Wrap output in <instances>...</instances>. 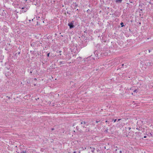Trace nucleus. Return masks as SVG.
Segmentation results:
<instances>
[{
  "label": "nucleus",
  "mask_w": 153,
  "mask_h": 153,
  "mask_svg": "<svg viewBox=\"0 0 153 153\" xmlns=\"http://www.w3.org/2000/svg\"><path fill=\"white\" fill-rule=\"evenodd\" d=\"M82 126L83 127H86L88 125V123L85 121H82L81 123Z\"/></svg>",
  "instance_id": "nucleus-1"
},
{
  "label": "nucleus",
  "mask_w": 153,
  "mask_h": 153,
  "mask_svg": "<svg viewBox=\"0 0 153 153\" xmlns=\"http://www.w3.org/2000/svg\"><path fill=\"white\" fill-rule=\"evenodd\" d=\"M68 25L69 26L70 28H71L74 27V25L72 23H68Z\"/></svg>",
  "instance_id": "nucleus-2"
},
{
  "label": "nucleus",
  "mask_w": 153,
  "mask_h": 153,
  "mask_svg": "<svg viewBox=\"0 0 153 153\" xmlns=\"http://www.w3.org/2000/svg\"><path fill=\"white\" fill-rule=\"evenodd\" d=\"M120 25H121V27H123L124 26L123 22H121L120 23Z\"/></svg>",
  "instance_id": "nucleus-3"
},
{
  "label": "nucleus",
  "mask_w": 153,
  "mask_h": 153,
  "mask_svg": "<svg viewBox=\"0 0 153 153\" xmlns=\"http://www.w3.org/2000/svg\"><path fill=\"white\" fill-rule=\"evenodd\" d=\"M122 0H117L116 1L117 2H121L122 1Z\"/></svg>",
  "instance_id": "nucleus-4"
},
{
  "label": "nucleus",
  "mask_w": 153,
  "mask_h": 153,
  "mask_svg": "<svg viewBox=\"0 0 153 153\" xmlns=\"http://www.w3.org/2000/svg\"><path fill=\"white\" fill-rule=\"evenodd\" d=\"M137 91V89H135V90H134V91L133 92H136Z\"/></svg>",
  "instance_id": "nucleus-5"
},
{
  "label": "nucleus",
  "mask_w": 153,
  "mask_h": 153,
  "mask_svg": "<svg viewBox=\"0 0 153 153\" xmlns=\"http://www.w3.org/2000/svg\"><path fill=\"white\" fill-rule=\"evenodd\" d=\"M26 151H25V152H22V153H26Z\"/></svg>",
  "instance_id": "nucleus-6"
},
{
  "label": "nucleus",
  "mask_w": 153,
  "mask_h": 153,
  "mask_svg": "<svg viewBox=\"0 0 153 153\" xmlns=\"http://www.w3.org/2000/svg\"><path fill=\"white\" fill-rule=\"evenodd\" d=\"M49 54H50V53H48V54H47V56H49Z\"/></svg>",
  "instance_id": "nucleus-7"
},
{
  "label": "nucleus",
  "mask_w": 153,
  "mask_h": 153,
  "mask_svg": "<svg viewBox=\"0 0 153 153\" xmlns=\"http://www.w3.org/2000/svg\"><path fill=\"white\" fill-rule=\"evenodd\" d=\"M116 119H115V120H114V123H115V122H116Z\"/></svg>",
  "instance_id": "nucleus-8"
},
{
  "label": "nucleus",
  "mask_w": 153,
  "mask_h": 153,
  "mask_svg": "<svg viewBox=\"0 0 153 153\" xmlns=\"http://www.w3.org/2000/svg\"><path fill=\"white\" fill-rule=\"evenodd\" d=\"M121 120V119H118V121H119Z\"/></svg>",
  "instance_id": "nucleus-9"
},
{
  "label": "nucleus",
  "mask_w": 153,
  "mask_h": 153,
  "mask_svg": "<svg viewBox=\"0 0 153 153\" xmlns=\"http://www.w3.org/2000/svg\"><path fill=\"white\" fill-rule=\"evenodd\" d=\"M144 138H146V136H144Z\"/></svg>",
  "instance_id": "nucleus-10"
},
{
  "label": "nucleus",
  "mask_w": 153,
  "mask_h": 153,
  "mask_svg": "<svg viewBox=\"0 0 153 153\" xmlns=\"http://www.w3.org/2000/svg\"><path fill=\"white\" fill-rule=\"evenodd\" d=\"M120 153H122V151H120Z\"/></svg>",
  "instance_id": "nucleus-11"
},
{
  "label": "nucleus",
  "mask_w": 153,
  "mask_h": 153,
  "mask_svg": "<svg viewBox=\"0 0 153 153\" xmlns=\"http://www.w3.org/2000/svg\"><path fill=\"white\" fill-rule=\"evenodd\" d=\"M74 153H76V151H74Z\"/></svg>",
  "instance_id": "nucleus-12"
},
{
  "label": "nucleus",
  "mask_w": 153,
  "mask_h": 153,
  "mask_svg": "<svg viewBox=\"0 0 153 153\" xmlns=\"http://www.w3.org/2000/svg\"><path fill=\"white\" fill-rule=\"evenodd\" d=\"M24 9V7H23L22 8V9Z\"/></svg>",
  "instance_id": "nucleus-13"
},
{
  "label": "nucleus",
  "mask_w": 153,
  "mask_h": 153,
  "mask_svg": "<svg viewBox=\"0 0 153 153\" xmlns=\"http://www.w3.org/2000/svg\"><path fill=\"white\" fill-rule=\"evenodd\" d=\"M149 53H150V50H149Z\"/></svg>",
  "instance_id": "nucleus-14"
},
{
  "label": "nucleus",
  "mask_w": 153,
  "mask_h": 153,
  "mask_svg": "<svg viewBox=\"0 0 153 153\" xmlns=\"http://www.w3.org/2000/svg\"><path fill=\"white\" fill-rule=\"evenodd\" d=\"M108 122V121L107 120L106 121H105V122L106 123H107Z\"/></svg>",
  "instance_id": "nucleus-15"
},
{
  "label": "nucleus",
  "mask_w": 153,
  "mask_h": 153,
  "mask_svg": "<svg viewBox=\"0 0 153 153\" xmlns=\"http://www.w3.org/2000/svg\"><path fill=\"white\" fill-rule=\"evenodd\" d=\"M26 11H25L24 12H25Z\"/></svg>",
  "instance_id": "nucleus-16"
},
{
  "label": "nucleus",
  "mask_w": 153,
  "mask_h": 153,
  "mask_svg": "<svg viewBox=\"0 0 153 153\" xmlns=\"http://www.w3.org/2000/svg\"><path fill=\"white\" fill-rule=\"evenodd\" d=\"M59 52H61V51H59Z\"/></svg>",
  "instance_id": "nucleus-17"
},
{
  "label": "nucleus",
  "mask_w": 153,
  "mask_h": 153,
  "mask_svg": "<svg viewBox=\"0 0 153 153\" xmlns=\"http://www.w3.org/2000/svg\"><path fill=\"white\" fill-rule=\"evenodd\" d=\"M53 130V128L52 129V130Z\"/></svg>",
  "instance_id": "nucleus-18"
}]
</instances>
